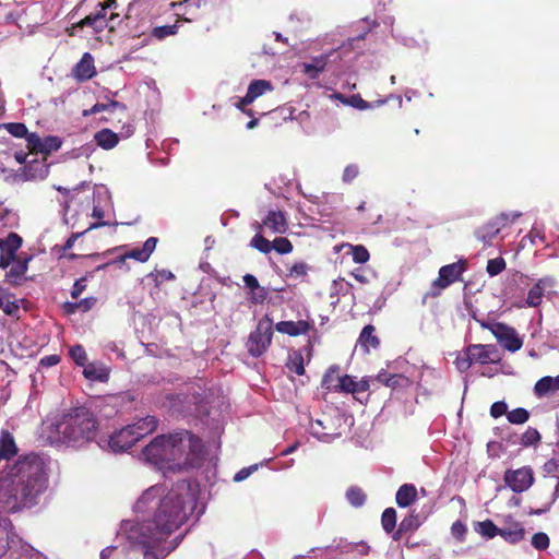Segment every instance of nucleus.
<instances>
[{"instance_id":"nucleus-1","label":"nucleus","mask_w":559,"mask_h":559,"mask_svg":"<svg viewBox=\"0 0 559 559\" xmlns=\"http://www.w3.org/2000/svg\"><path fill=\"white\" fill-rule=\"evenodd\" d=\"M188 490L186 483L178 484L166 496L157 501L164 489L159 486L148 488L135 502L134 510L147 513L154 510L152 519L142 523L126 526L128 539L144 550V559H164L180 544L182 537H168L187 520V501L183 492Z\"/></svg>"},{"instance_id":"nucleus-2","label":"nucleus","mask_w":559,"mask_h":559,"mask_svg":"<svg viewBox=\"0 0 559 559\" xmlns=\"http://www.w3.org/2000/svg\"><path fill=\"white\" fill-rule=\"evenodd\" d=\"M48 487L44 461L36 454L7 464L0 475V511L17 513L39 503Z\"/></svg>"},{"instance_id":"nucleus-3","label":"nucleus","mask_w":559,"mask_h":559,"mask_svg":"<svg viewBox=\"0 0 559 559\" xmlns=\"http://www.w3.org/2000/svg\"><path fill=\"white\" fill-rule=\"evenodd\" d=\"M202 450L201 440L188 431H180L171 435L157 436L142 452L143 460L163 468L166 464L173 463L176 466L191 464Z\"/></svg>"},{"instance_id":"nucleus-4","label":"nucleus","mask_w":559,"mask_h":559,"mask_svg":"<svg viewBox=\"0 0 559 559\" xmlns=\"http://www.w3.org/2000/svg\"><path fill=\"white\" fill-rule=\"evenodd\" d=\"M58 441L73 448H81L94 439L97 420L85 407H76L63 414L55 425Z\"/></svg>"},{"instance_id":"nucleus-5","label":"nucleus","mask_w":559,"mask_h":559,"mask_svg":"<svg viewBox=\"0 0 559 559\" xmlns=\"http://www.w3.org/2000/svg\"><path fill=\"white\" fill-rule=\"evenodd\" d=\"M156 417L147 415L139 418L131 425L115 431L107 440L108 448L112 452H123L130 449L136 441L154 432L157 428Z\"/></svg>"},{"instance_id":"nucleus-6","label":"nucleus","mask_w":559,"mask_h":559,"mask_svg":"<svg viewBox=\"0 0 559 559\" xmlns=\"http://www.w3.org/2000/svg\"><path fill=\"white\" fill-rule=\"evenodd\" d=\"M466 267L467 261L464 259L441 266L439 270V275L432 282L431 289L426 294V297H438L441 294V290L461 280L462 274L465 272Z\"/></svg>"},{"instance_id":"nucleus-7","label":"nucleus","mask_w":559,"mask_h":559,"mask_svg":"<svg viewBox=\"0 0 559 559\" xmlns=\"http://www.w3.org/2000/svg\"><path fill=\"white\" fill-rule=\"evenodd\" d=\"M337 367H331L323 378V384L328 389H340L341 391L358 394L369 390L370 379L362 378L359 381L350 376L337 377Z\"/></svg>"},{"instance_id":"nucleus-8","label":"nucleus","mask_w":559,"mask_h":559,"mask_svg":"<svg viewBox=\"0 0 559 559\" xmlns=\"http://www.w3.org/2000/svg\"><path fill=\"white\" fill-rule=\"evenodd\" d=\"M76 365L83 367V376L94 382L105 383L109 380L110 367L102 361H88L86 352H70Z\"/></svg>"},{"instance_id":"nucleus-9","label":"nucleus","mask_w":559,"mask_h":559,"mask_svg":"<svg viewBox=\"0 0 559 559\" xmlns=\"http://www.w3.org/2000/svg\"><path fill=\"white\" fill-rule=\"evenodd\" d=\"M488 328L503 349H521L523 346V340L513 326L495 322Z\"/></svg>"},{"instance_id":"nucleus-10","label":"nucleus","mask_w":559,"mask_h":559,"mask_svg":"<svg viewBox=\"0 0 559 559\" xmlns=\"http://www.w3.org/2000/svg\"><path fill=\"white\" fill-rule=\"evenodd\" d=\"M62 139L56 135H47L40 138L37 133L31 132L27 138V148L32 154H43V162L46 163V157L53 152H57L62 146Z\"/></svg>"},{"instance_id":"nucleus-11","label":"nucleus","mask_w":559,"mask_h":559,"mask_svg":"<svg viewBox=\"0 0 559 559\" xmlns=\"http://www.w3.org/2000/svg\"><path fill=\"white\" fill-rule=\"evenodd\" d=\"M503 480L514 492H523L534 484V473L528 466L518 469H508L504 473Z\"/></svg>"},{"instance_id":"nucleus-12","label":"nucleus","mask_w":559,"mask_h":559,"mask_svg":"<svg viewBox=\"0 0 559 559\" xmlns=\"http://www.w3.org/2000/svg\"><path fill=\"white\" fill-rule=\"evenodd\" d=\"M23 245V238L11 231L7 237L0 238V267L8 269L16 258L19 249Z\"/></svg>"},{"instance_id":"nucleus-13","label":"nucleus","mask_w":559,"mask_h":559,"mask_svg":"<svg viewBox=\"0 0 559 559\" xmlns=\"http://www.w3.org/2000/svg\"><path fill=\"white\" fill-rule=\"evenodd\" d=\"M257 230L270 231L272 234H285L288 229L286 215L278 210H271L262 219V223H255Z\"/></svg>"},{"instance_id":"nucleus-14","label":"nucleus","mask_w":559,"mask_h":559,"mask_svg":"<svg viewBox=\"0 0 559 559\" xmlns=\"http://www.w3.org/2000/svg\"><path fill=\"white\" fill-rule=\"evenodd\" d=\"M508 221V214L501 213L500 215L496 216L484 226L479 227L475 231L476 238L484 245H491L492 240L499 234L501 228H503L507 225Z\"/></svg>"},{"instance_id":"nucleus-15","label":"nucleus","mask_w":559,"mask_h":559,"mask_svg":"<svg viewBox=\"0 0 559 559\" xmlns=\"http://www.w3.org/2000/svg\"><path fill=\"white\" fill-rule=\"evenodd\" d=\"M275 331L282 334H287L289 336L296 337L300 335H309L310 333H317V330L312 322L307 320H298V321H280L274 326Z\"/></svg>"},{"instance_id":"nucleus-16","label":"nucleus","mask_w":559,"mask_h":559,"mask_svg":"<svg viewBox=\"0 0 559 559\" xmlns=\"http://www.w3.org/2000/svg\"><path fill=\"white\" fill-rule=\"evenodd\" d=\"M157 242L158 239L156 237H150L145 240L141 248H133L129 250L128 252L118 257L114 263L122 264L127 259H133L139 262H146L151 254L154 252Z\"/></svg>"},{"instance_id":"nucleus-17","label":"nucleus","mask_w":559,"mask_h":559,"mask_svg":"<svg viewBox=\"0 0 559 559\" xmlns=\"http://www.w3.org/2000/svg\"><path fill=\"white\" fill-rule=\"evenodd\" d=\"M96 73L94 58L90 52H84L80 61L72 69V75L78 82L88 81Z\"/></svg>"},{"instance_id":"nucleus-18","label":"nucleus","mask_w":559,"mask_h":559,"mask_svg":"<svg viewBox=\"0 0 559 559\" xmlns=\"http://www.w3.org/2000/svg\"><path fill=\"white\" fill-rule=\"evenodd\" d=\"M32 259L33 257L26 253L20 254V257L16 258V260H14L11 264V269L5 275L7 280L14 285L20 284L25 273L27 272L28 263Z\"/></svg>"},{"instance_id":"nucleus-19","label":"nucleus","mask_w":559,"mask_h":559,"mask_svg":"<svg viewBox=\"0 0 559 559\" xmlns=\"http://www.w3.org/2000/svg\"><path fill=\"white\" fill-rule=\"evenodd\" d=\"M15 535L9 519L0 516V558L7 552L10 544L14 543Z\"/></svg>"},{"instance_id":"nucleus-20","label":"nucleus","mask_w":559,"mask_h":559,"mask_svg":"<svg viewBox=\"0 0 559 559\" xmlns=\"http://www.w3.org/2000/svg\"><path fill=\"white\" fill-rule=\"evenodd\" d=\"M84 27H91L94 33L98 34L108 27V20H102L99 15H94L91 13L72 25V29H83Z\"/></svg>"},{"instance_id":"nucleus-21","label":"nucleus","mask_w":559,"mask_h":559,"mask_svg":"<svg viewBox=\"0 0 559 559\" xmlns=\"http://www.w3.org/2000/svg\"><path fill=\"white\" fill-rule=\"evenodd\" d=\"M417 490L413 484L402 485L395 496L396 503L400 508H407L415 502Z\"/></svg>"},{"instance_id":"nucleus-22","label":"nucleus","mask_w":559,"mask_h":559,"mask_svg":"<svg viewBox=\"0 0 559 559\" xmlns=\"http://www.w3.org/2000/svg\"><path fill=\"white\" fill-rule=\"evenodd\" d=\"M273 330L270 324L263 326L261 323L258 325L255 332L250 335V340L257 344L258 347L265 349L271 346Z\"/></svg>"},{"instance_id":"nucleus-23","label":"nucleus","mask_w":559,"mask_h":559,"mask_svg":"<svg viewBox=\"0 0 559 559\" xmlns=\"http://www.w3.org/2000/svg\"><path fill=\"white\" fill-rule=\"evenodd\" d=\"M374 332L373 325L368 324L364 326L358 337L357 346H360L362 349L377 348L380 345V340Z\"/></svg>"},{"instance_id":"nucleus-24","label":"nucleus","mask_w":559,"mask_h":559,"mask_svg":"<svg viewBox=\"0 0 559 559\" xmlns=\"http://www.w3.org/2000/svg\"><path fill=\"white\" fill-rule=\"evenodd\" d=\"M329 55H320L318 57H314L312 59V62L310 63H304V72L309 75L310 79L314 80L318 79L320 73L324 71L326 64Z\"/></svg>"},{"instance_id":"nucleus-25","label":"nucleus","mask_w":559,"mask_h":559,"mask_svg":"<svg viewBox=\"0 0 559 559\" xmlns=\"http://www.w3.org/2000/svg\"><path fill=\"white\" fill-rule=\"evenodd\" d=\"M16 453L17 448L13 436L8 431H2L0 438V459L10 460Z\"/></svg>"},{"instance_id":"nucleus-26","label":"nucleus","mask_w":559,"mask_h":559,"mask_svg":"<svg viewBox=\"0 0 559 559\" xmlns=\"http://www.w3.org/2000/svg\"><path fill=\"white\" fill-rule=\"evenodd\" d=\"M94 140H95L96 144L104 150H111L119 142V138H118L117 133H115L110 129H103V130L96 132L94 135Z\"/></svg>"},{"instance_id":"nucleus-27","label":"nucleus","mask_w":559,"mask_h":559,"mask_svg":"<svg viewBox=\"0 0 559 559\" xmlns=\"http://www.w3.org/2000/svg\"><path fill=\"white\" fill-rule=\"evenodd\" d=\"M273 86L266 80H253L247 90V102H254L258 97L262 96L265 92L272 91Z\"/></svg>"},{"instance_id":"nucleus-28","label":"nucleus","mask_w":559,"mask_h":559,"mask_svg":"<svg viewBox=\"0 0 559 559\" xmlns=\"http://www.w3.org/2000/svg\"><path fill=\"white\" fill-rule=\"evenodd\" d=\"M499 535L514 544L524 538L525 530L520 523L514 522L510 526L499 528Z\"/></svg>"},{"instance_id":"nucleus-29","label":"nucleus","mask_w":559,"mask_h":559,"mask_svg":"<svg viewBox=\"0 0 559 559\" xmlns=\"http://www.w3.org/2000/svg\"><path fill=\"white\" fill-rule=\"evenodd\" d=\"M12 298L13 295L7 289L4 292H0V309H2L5 314L15 317L20 311V306L19 301Z\"/></svg>"},{"instance_id":"nucleus-30","label":"nucleus","mask_w":559,"mask_h":559,"mask_svg":"<svg viewBox=\"0 0 559 559\" xmlns=\"http://www.w3.org/2000/svg\"><path fill=\"white\" fill-rule=\"evenodd\" d=\"M370 382L382 383L389 388H396L400 385V382L403 380V377L397 373H391L385 370H381L374 378H369Z\"/></svg>"},{"instance_id":"nucleus-31","label":"nucleus","mask_w":559,"mask_h":559,"mask_svg":"<svg viewBox=\"0 0 559 559\" xmlns=\"http://www.w3.org/2000/svg\"><path fill=\"white\" fill-rule=\"evenodd\" d=\"M286 367L289 371L295 372L299 376L305 372V360L301 352H292L288 356Z\"/></svg>"},{"instance_id":"nucleus-32","label":"nucleus","mask_w":559,"mask_h":559,"mask_svg":"<svg viewBox=\"0 0 559 559\" xmlns=\"http://www.w3.org/2000/svg\"><path fill=\"white\" fill-rule=\"evenodd\" d=\"M474 530L486 538H493L496 535H499V528L490 520L476 522Z\"/></svg>"},{"instance_id":"nucleus-33","label":"nucleus","mask_w":559,"mask_h":559,"mask_svg":"<svg viewBox=\"0 0 559 559\" xmlns=\"http://www.w3.org/2000/svg\"><path fill=\"white\" fill-rule=\"evenodd\" d=\"M534 392L539 397L556 392L555 381L552 380V377H544L539 379L534 386Z\"/></svg>"},{"instance_id":"nucleus-34","label":"nucleus","mask_w":559,"mask_h":559,"mask_svg":"<svg viewBox=\"0 0 559 559\" xmlns=\"http://www.w3.org/2000/svg\"><path fill=\"white\" fill-rule=\"evenodd\" d=\"M3 127L14 138L25 139L27 141V138L31 135L27 127L22 122H8L4 123Z\"/></svg>"},{"instance_id":"nucleus-35","label":"nucleus","mask_w":559,"mask_h":559,"mask_svg":"<svg viewBox=\"0 0 559 559\" xmlns=\"http://www.w3.org/2000/svg\"><path fill=\"white\" fill-rule=\"evenodd\" d=\"M250 246L264 254H267L272 251V242L267 240L260 230H258V233L251 239Z\"/></svg>"},{"instance_id":"nucleus-36","label":"nucleus","mask_w":559,"mask_h":559,"mask_svg":"<svg viewBox=\"0 0 559 559\" xmlns=\"http://www.w3.org/2000/svg\"><path fill=\"white\" fill-rule=\"evenodd\" d=\"M347 501L355 508L364 506L366 502V495L359 487H349L346 491Z\"/></svg>"},{"instance_id":"nucleus-37","label":"nucleus","mask_w":559,"mask_h":559,"mask_svg":"<svg viewBox=\"0 0 559 559\" xmlns=\"http://www.w3.org/2000/svg\"><path fill=\"white\" fill-rule=\"evenodd\" d=\"M353 261L358 264H364L369 261L370 254L368 249L362 245H349Z\"/></svg>"},{"instance_id":"nucleus-38","label":"nucleus","mask_w":559,"mask_h":559,"mask_svg":"<svg viewBox=\"0 0 559 559\" xmlns=\"http://www.w3.org/2000/svg\"><path fill=\"white\" fill-rule=\"evenodd\" d=\"M381 523L383 530L391 533L396 525V511L393 508L385 509L381 516Z\"/></svg>"},{"instance_id":"nucleus-39","label":"nucleus","mask_w":559,"mask_h":559,"mask_svg":"<svg viewBox=\"0 0 559 559\" xmlns=\"http://www.w3.org/2000/svg\"><path fill=\"white\" fill-rule=\"evenodd\" d=\"M475 361L474 354L471 355V352H457V355L455 357V366L461 371H466L471 365Z\"/></svg>"},{"instance_id":"nucleus-40","label":"nucleus","mask_w":559,"mask_h":559,"mask_svg":"<svg viewBox=\"0 0 559 559\" xmlns=\"http://www.w3.org/2000/svg\"><path fill=\"white\" fill-rule=\"evenodd\" d=\"M310 269V265L306 262H296L288 269L287 276L293 278H302L308 275Z\"/></svg>"},{"instance_id":"nucleus-41","label":"nucleus","mask_w":559,"mask_h":559,"mask_svg":"<svg viewBox=\"0 0 559 559\" xmlns=\"http://www.w3.org/2000/svg\"><path fill=\"white\" fill-rule=\"evenodd\" d=\"M544 290L535 283V285L528 290L526 297V304L530 307H538L543 301Z\"/></svg>"},{"instance_id":"nucleus-42","label":"nucleus","mask_w":559,"mask_h":559,"mask_svg":"<svg viewBox=\"0 0 559 559\" xmlns=\"http://www.w3.org/2000/svg\"><path fill=\"white\" fill-rule=\"evenodd\" d=\"M509 423L514 425H521L528 420L530 413L522 407L515 408L507 414Z\"/></svg>"},{"instance_id":"nucleus-43","label":"nucleus","mask_w":559,"mask_h":559,"mask_svg":"<svg viewBox=\"0 0 559 559\" xmlns=\"http://www.w3.org/2000/svg\"><path fill=\"white\" fill-rule=\"evenodd\" d=\"M294 249L292 241L285 237L275 238L272 241V250H275L280 254L290 253Z\"/></svg>"},{"instance_id":"nucleus-44","label":"nucleus","mask_w":559,"mask_h":559,"mask_svg":"<svg viewBox=\"0 0 559 559\" xmlns=\"http://www.w3.org/2000/svg\"><path fill=\"white\" fill-rule=\"evenodd\" d=\"M507 263L503 258L490 259L487 262L486 271L490 276H497L506 270Z\"/></svg>"},{"instance_id":"nucleus-45","label":"nucleus","mask_w":559,"mask_h":559,"mask_svg":"<svg viewBox=\"0 0 559 559\" xmlns=\"http://www.w3.org/2000/svg\"><path fill=\"white\" fill-rule=\"evenodd\" d=\"M419 526V521L417 515L411 514L409 516L403 519L400 523L399 531L393 536L394 539H397L401 532L414 531Z\"/></svg>"},{"instance_id":"nucleus-46","label":"nucleus","mask_w":559,"mask_h":559,"mask_svg":"<svg viewBox=\"0 0 559 559\" xmlns=\"http://www.w3.org/2000/svg\"><path fill=\"white\" fill-rule=\"evenodd\" d=\"M178 32V25H163V26H156L152 31V36L157 39H164L168 36L176 35Z\"/></svg>"},{"instance_id":"nucleus-47","label":"nucleus","mask_w":559,"mask_h":559,"mask_svg":"<svg viewBox=\"0 0 559 559\" xmlns=\"http://www.w3.org/2000/svg\"><path fill=\"white\" fill-rule=\"evenodd\" d=\"M475 361L479 364H495L501 359L500 352H477L474 354Z\"/></svg>"},{"instance_id":"nucleus-48","label":"nucleus","mask_w":559,"mask_h":559,"mask_svg":"<svg viewBox=\"0 0 559 559\" xmlns=\"http://www.w3.org/2000/svg\"><path fill=\"white\" fill-rule=\"evenodd\" d=\"M540 433L535 428H528L521 438V444L524 447L536 445L540 441Z\"/></svg>"},{"instance_id":"nucleus-49","label":"nucleus","mask_w":559,"mask_h":559,"mask_svg":"<svg viewBox=\"0 0 559 559\" xmlns=\"http://www.w3.org/2000/svg\"><path fill=\"white\" fill-rule=\"evenodd\" d=\"M532 546L537 550H545L549 547V537L546 533L539 532L533 535Z\"/></svg>"},{"instance_id":"nucleus-50","label":"nucleus","mask_w":559,"mask_h":559,"mask_svg":"<svg viewBox=\"0 0 559 559\" xmlns=\"http://www.w3.org/2000/svg\"><path fill=\"white\" fill-rule=\"evenodd\" d=\"M148 276L154 278L156 286L175 278V275L168 270H156L151 272Z\"/></svg>"},{"instance_id":"nucleus-51","label":"nucleus","mask_w":559,"mask_h":559,"mask_svg":"<svg viewBox=\"0 0 559 559\" xmlns=\"http://www.w3.org/2000/svg\"><path fill=\"white\" fill-rule=\"evenodd\" d=\"M467 533L466 525L461 521H455L451 526L452 536L459 542H464Z\"/></svg>"},{"instance_id":"nucleus-52","label":"nucleus","mask_w":559,"mask_h":559,"mask_svg":"<svg viewBox=\"0 0 559 559\" xmlns=\"http://www.w3.org/2000/svg\"><path fill=\"white\" fill-rule=\"evenodd\" d=\"M359 175V167L356 164H349L343 171L342 179L346 183H350Z\"/></svg>"},{"instance_id":"nucleus-53","label":"nucleus","mask_w":559,"mask_h":559,"mask_svg":"<svg viewBox=\"0 0 559 559\" xmlns=\"http://www.w3.org/2000/svg\"><path fill=\"white\" fill-rule=\"evenodd\" d=\"M352 106L360 109V110H366V109H372L374 108V104L373 103H369L365 99H362L359 95H353L350 98H349V102H348Z\"/></svg>"},{"instance_id":"nucleus-54","label":"nucleus","mask_w":559,"mask_h":559,"mask_svg":"<svg viewBox=\"0 0 559 559\" xmlns=\"http://www.w3.org/2000/svg\"><path fill=\"white\" fill-rule=\"evenodd\" d=\"M86 281H87V277L83 276L74 282L72 290H71V297L73 299L76 300L80 297V295L85 290Z\"/></svg>"},{"instance_id":"nucleus-55","label":"nucleus","mask_w":559,"mask_h":559,"mask_svg":"<svg viewBox=\"0 0 559 559\" xmlns=\"http://www.w3.org/2000/svg\"><path fill=\"white\" fill-rule=\"evenodd\" d=\"M504 414H508V405L503 401L495 402L490 407V415L493 418H498Z\"/></svg>"},{"instance_id":"nucleus-56","label":"nucleus","mask_w":559,"mask_h":559,"mask_svg":"<svg viewBox=\"0 0 559 559\" xmlns=\"http://www.w3.org/2000/svg\"><path fill=\"white\" fill-rule=\"evenodd\" d=\"M267 297V290L259 285V288L251 290L250 301L253 304H262Z\"/></svg>"},{"instance_id":"nucleus-57","label":"nucleus","mask_w":559,"mask_h":559,"mask_svg":"<svg viewBox=\"0 0 559 559\" xmlns=\"http://www.w3.org/2000/svg\"><path fill=\"white\" fill-rule=\"evenodd\" d=\"M320 428H322L321 420H317L316 423H312L310 425V430L313 436H316L321 441H325V442L329 441L330 435L321 431Z\"/></svg>"},{"instance_id":"nucleus-58","label":"nucleus","mask_w":559,"mask_h":559,"mask_svg":"<svg viewBox=\"0 0 559 559\" xmlns=\"http://www.w3.org/2000/svg\"><path fill=\"white\" fill-rule=\"evenodd\" d=\"M61 358L57 354L48 355L40 359L39 367L41 368H50L52 366H56L60 362Z\"/></svg>"},{"instance_id":"nucleus-59","label":"nucleus","mask_w":559,"mask_h":559,"mask_svg":"<svg viewBox=\"0 0 559 559\" xmlns=\"http://www.w3.org/2000/svg\"><path fill=\"white\" fill-rule=\"evenodd\" d=\"M105 106L107 107L106 111L109 114H115L117 110H119L122 114H126L127 111V106L117 100H110L108 103H105Z\"/></svg>"},{"instance_id":"nucleus-60","label":"nucleus","mask_w":559,"mask_h":559,"mask_svg":"<svg viewBox=\"0 0 559 559\" xmlns=\"http://www.w3.org/2000/svg\"><path fill=\"white\" fill-rule=\"evenodd\" d=\"M97 302L95 297H87L78 301L80 311L86 312L91 310Z\"/></svg>"},{"instance_id":"nucleus-61","label":"nucleus","mask_w":559,"mask_h":559,"mask_svg":"<svg viewBox=\"0 0 559 559\" xmlns=\"http://www.w3.org/2000/svg\"><path fill=\"white\" fill-rule=\"evenodd\" d=\"M536 283L544 292H546L547 289L552 288L556 285V278L551 275H547L539 278Z\"/></svg>"},{"instance_id":"nucleus-62","label":"nucleus","mask_w":559,"mask_h":559,"mask_svg":"<svg viewBox=\"0 0 559 559\" xmlns=\"http://www.w3.org/2000/svg\"><path fill=\"white\" fill-rule=\"evenodd\" d=\"M243 283L246 287L249 288L250 290H255V288H259L260 285L257 277L252 274H246L243 276Z\"/></svg>"},{"instance_id":"nucleus-63","label":"nucleus","mask_w":559,"mask_h":559,"mask_svg":"<svg viewBox=\"0 0 559 559\" xmlns=\"http://www.w3.org/2000/svg\"><path fill=\"white\" fill-rule=\"evenodd\" d=\"M97 7H98L99 9H98L95 13H93V14H94V15H99V16L102 17V20H108V22H109V21H114L116 17H118V16H119V14H118V13H116V12H114V11H112V12L110 13V16H109V17H107V12H106L107 10H103V3H100V2H99Z\"/></svg>"},{"instance_id":"nucleus-64","label":"nucleus","mask_w":559,"mask_h":559,"mask_svg":"<svg viewBox=\"0 0 559 559\" xmlns=\"http://www.w3.org/2000/svg\"><path fill=\"white\" fill-rule=\"evenodd\" d=\"M106 110H107V107L105 106V103H96L90 110H84L83 116L98 114V112L106 111Z\"/></svg>"}]
</instances>
